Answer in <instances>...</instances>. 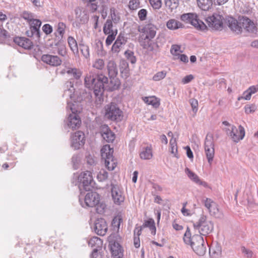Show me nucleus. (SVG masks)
Wrapping results in <instances>:
<instances>
[{
  "label": "nucleus",
  "mask_w": 258,
  "mask_h": 258,
  "mask_svg": "<svg viewBox=\"0 0 258 258\" xmlns=\"http://www.w3.org/2000/svg\"><path fill=\"white\" fill-rule=\"evenodd\" d=\"M84 81L85 86L93 90L94 95L97 98L96 102L98 103H101L103 101L102 95L104 91L105 84L108 83V78L102 74L94 76L89 73L86 75Z\"/></svg>",
  "instance_id": "obj_1"
},
{
  "label": "nucleus",
  "mask_w": 258,
  "mask_h": 258,
  "mask_svg": "<svg viewBox=\"0 0 258 258\" xmlns=\"http://www.w3.org/2000/svg\"><path fill=\"white\" fill-rule=\"evenodd\" d=\"M157 30V27L152 24H147L143 27H139L138 41L144 48H147L150 46V42L156 36Z\"/></svg>",
  "instance_id": "obj_2"
},
{
  "label": "nucleus",
  "mask_w": 258,
  "mask_h": 258,
  "mask_svg": "<svg viewBox=\"0 0 258 258\" xmlns=\"http://www.w3.org/2000/svg\"><path fill=\"white\" fill-rule=\"evenodd\" d=\"M67 108L70 109L72 113L70 114L67 120V125L68 127L72 130L78 128L81 123V120L78 113L82 111V108L79 106L77 103H73L68 100Z\"/></svg>",
  "instance_id": "obj_3"
},
{
  "label": "nucleus",
  "mask_w": 258,
  "mask_h": 258,
  "mask_svg": "<svg viewBox=\"0 0 258 258\" xmlns=\"http://www.w3.org/2000/svg\"><path fill=\"white\" fill-rule=\"evenodd\" d=\"M194 227L197 229L201 235H207L212 232L214 224L211 221L207 220V216L202 215L198 222L194 223Z\"/></svg>",
  "instance_id": "obj_4"
},
{
  "label": "nucleus",
  "mask_w": 258,
  "mask_h": 258,
  "mask_svg": "<svg viewBox=\"0 0 258 258\" xmlns=\"http://www.w3.org/2000/svg\"><path fill=\"white\" fill-rule=\"evenodd\" d=\"M104 116L109 120L118 122L122 119L123 112L116 104L111 103L105 106Z\"/></svg>",
  "instance_id": "obj_5"
},
{
  "label": "nucleus",
  "mask_w": 258,
  "mask_h": 258,
  "mask_svg": "<svg viewBox=\"0 0 258 258\" xmlns=\"http://www.w3.org/2000/svg\"><path fill=\"white\" fill-rule=\"evenodd\" d=\"M78 187L82 192V190L89 191L93 187V179L90 171H86L81 173L78 177Z\"/></svg>",
  "instance_id": "obj_6"
},
{
  "label": "nucleus",
  "mask_w": 258,
  "mask_h": 258,
  "mask_svg": "<svg viewBox=\"0 0 258 258\" xmlns=\"http://www.w3.org/2000/svg\"><path fill=\"white\" fill-rule=\"evenodd\" d=\"M180 19L186 23L191 24L198 30L204 31L207 27L205 24L198 18L195 13H186L181 15Z\"/></svg>",
  "instance_id": "obj_7"
},
{
  "label": "nucleus",
  "mask_w": 258,
  "mask_h": 258,
  "mask_svg": "<svg viewBox=\"0 0 258 258\" xmlns=\"http://www.w3.org/2000/svg\"><path fill=\"white\" fill-rule=\"evenodd\" d=\"M59 70L60 75H64L66 74L69 77L76 80H79L82 75V72L80 69L74 67L73 64L69 62L63 63Z\"/></svg>",
  "instance_id": "obj_8"
},
{
  "label": "nucleus",
  "mask_w": 258,
  "mask_h": 258,
  "mask_svg": "<svg viewBox=\"0 0 258 258\" xmlns=\"http://www.w3.org/2000/svg\"><path fill=\"white\" fill-rule=\"evenodd\" d=\"M183 240L184 242L187 245H190L192 249L196 245H198L200 243H204V240L203 236L199 234H195L191 236V233L188 227L184 234Z\"/></svg>",
  "instance_id": "obj_9"
},
{
  "label": "nucleus",
  "mask_w": 258,
  "mask_h": 258,
  "mask_svg": "<svg viewBox=\"0 0 258 258\" xmlns=\"http://www.w3.org/2000/svg\"><path fill=\"white\" fill-rule=\"evenodd\" d=\"M205 152L210 165H211L215 156L214 142L212 136L207 135L205 141Z\"/></svg>",
  "instance_id": "obj_10"
},
{
  "label": "nucleus",
  "mask_w": 258,
  "mask_h": 258,
  "mask_svg": "<svg viewBox=\"0 0 258 258\" xmlns=\"http://www.w3.org/2000/svg\"><path fill=\"white\" fill-rule=\"evenodd\" d=\"M63 96L67 98V99L68 98H70L72 101H74V104H77V102H80L82 100L81 97H78L77 99H76L74 82L72 81H67L64 84Z\"/></svg>",
  "instance_id": "obj_11"
},
{
  "label": "nucleus",
  "mask_w": 258,
  "mask_h": 258,
  "mask_svg": "<svg viewBox=\"0 0 258 258\" xmlns=\"http://www.w3.org/2000/svg\"><path fill=\"white\" fill-rule=\"evenodd\" d=\"M223 20L224 18L222 16L214 13L212 16L207 18L206 20L210 27L216 30H219L223 28Z\"/></svg>",
  "instance_id": "obj_12"
},
{
  "label": "nucleus",
  "mask_w": 258,
  "mask_h": 258,
  "mask_svg": "<svg viewBox=\"0 0 258 258\" xmlns=\"http://www.w3.org/2000/svg\"><path fill=\"white\" fill-rule=\"evenodd\" d=\"M85 143V136L83 132L77 131L72 136L71 146L77 150L82 147Z\"/></svg>",
  "instance_id": "obj_13"
},
{
  "label": "nucleus",
  "mask_w": 258,
  "mask_h": 258,
  "mask_svg": "<svg viewBox=\"0 0 258 258\" xmlns=\"http://www.w3.org/2000/svg\"><path fill=\"white\" fill-rule=\"evenodd\" d=\"M111 196L115 204L120 205L124 201L122 191L117 185L111 184Z\"/></svg>",
  "instance_id": "obj_14"
},
{
  "label": "nucleus",
  "mask_w": 258,
  "mask_h": 258,
  "mask_svg": "<svg viewBox=\"0 0 258 258\" xmlns=\"http://www.w3.org/2000/svg\"><path fill=\"white\" fill-rule=\"evenodd\" d=\"M100 201L99 195L96 192H88L84 199V204L82 205L83 207H94L99 203Z\"/></svg>",
  "instance_id": "obj_15"
},
{
  "label": "nucleus",
  "mask_w": 258,
  "mask_h": 258,
  "mask_svg": "<svg viewBox=\"0 0 258 258\" xmlns=\"http://www.w3.org/2000/svg\"><path fill=\"white\" fill-rule=\"evenodd\" d=\"M240 24H241L242 29H244L246 32L255 34L257 28L253 21L246 17H242L240 19Z\"/></svg>",
  "instance_id": "obj_16"
},
{
  "label": "nucleus",
  "mask_w": 258,
  "mask_h": 258,
  "mask_svg": "<svg viewBox=\"0 0 258 258\" xmlns=\"http://www.w3.org/2000/svg\"><path fill=\"white\" fill-rule=\"evenodd\" d=\"M231 132L229 137L233 141L236 143L242 140L245 136L244 128L241 125L238 126V129L236 126H233Z\"/></svg>",
  "instance_id": "obj_17"
},
{
  "label": "nucleus",
  "mask_w": 258,
  "mask_h": 258,
  "mask_svg": "<svg viewBox=\"0 0 258 258\" xmlns=\"http://www.w3.org/2000/svg\"><path fill=\"white\" fill-rule=\"evenodd\" d=\"M225 23L232 31L236 32L237 34L241 33L242 27L241 24H240V19L238 22L233 17L228 16L225 19Z\"/></svg>",
  "instance_id": "obj_18"
},
{
  "label": "nucleus",
  "mask_w": 258,
  "mask_h": 258,
  "mask_svg": "<svg viewBox=\"0 0 258 258\" xmlns=\"http://www.w3.org/2000/svg\"><path fill=\"white\" fill-rule=\"evenodd\" d=\"M94 229L95 232L99 235H104L107 230V226L104 219H98L94 223Z\"/></svg>",
  "instance_id": "obj_19"
},
{
  "label": "nucleus",
  "mask_w": 258,
  "mask_h": 258,
  "mask_svg": "<svg viewBox=\"0 0 258 258\" xmlns=\"http://www.w3.org/2000/svg\"><path fill=\"white\" fill-rule=\"evenodd\" d=\"M75 18L76 22L80 24L86 23L89 20V15L87 12L80 7H77L75 10Z\"/></svg>",
  "instance_id": "obj_20"
},
{
  "label": "nucleus",
  "mask_w": 258,
  "mask_h": 258,
  "mask_svg": "<svg viewBox=\"0 0 258 258\" xmlns=\"http://www.w3.org/2000/svg\"><path fill=\"white\" fill-rule=\"evenodd\" d=\"M41 60L44 63L51 66H58L61 63V60L57 55L50 54H43L41 56Z\"/></svg>",
  "instance_id": "obj_21"
},
{
  "label": "nucleus",
  "mask_w": 258,
  "mask_h": 258,
  "mask_svg": "<svg viewBox=\"0 0 258 258\" xmlns=\"http://www.w3.org/2000/svg\"><path fill=\"white\" fill-rule=\"evenodd\" d=\"M100 132L103 139L108 143H112L115 139V134L109 129L108 125L104 124L101 126Z\"/></svg>",
  "instance_id": "obj_22"
},
{
  "label": "nucleus",
  "mask_w": 258,
  "mask_h": 258,
  "mask_svg": "<svg viewBox=\"0 0 258 258\" xmlns=\"http://www.w3.org/2000/svg\"><path fill=\"white\" fill-rule=\"evenodd\" d=\"M127 42V38L123 34H119L112 46V50L114 52H118L120 49Z\"/></svg>",
  "instance_id": "obj_23"
},
{
  "label": "nucleus",
  "mask_w": 258,
  "mask_h": 258,
  "mask_svg": "<svg viewBox=\"0 0 258 258\" xmlns=\"http://www.w3.org/2000/svg\"><path fill=\"white\" fill-rule=\"evenodd\" d=\"M14 42L25 49H30L33 46L32 42L26 37H16L14 39Z\"/></svg>",
  "instance_id": "obj_24"
},
{
  "label": "nucleus",
  "mask_w": 258,
  "mask_h": 258,
  "mask_svg": "<svg viewBox=\"0 0 258 258\" xmlns=\"http://www.w3.org/2000/svg\"><path fill=\"white\" fill-rule=\"evenodd\" d=\"M110 250L114 258H120L123 255L121 246L117 242L114 241L110 243Z\"/></svg>",
  "instance_id": "obj_25"
},
{
  "label": "nucleus",
  "mask_w": 258,
  "mask_h": 258,
  "mask_svg": "<svg viewBox=\"0 0 258 258\" xmlns=\"http://www.w3.org/2000/svg\"><path fill=\"white\" fill-rule=\"evenodd\" d=\"M185 172L191 180H192L195 183L203 185L204 187H207L208 184L207 182L205 181H202L200 180L198 176L194 172L191 171L189 168H186L185 169Z\"/></svg>",
  "instance_id": "obj_26"
},
{
  "label": "nucleus",
  "mask_w": 258,
  "mask_h": 258,
  "mask_svg": "<svg viewBox=\"0 0 258 258\" xmlns=\"http://www.w3.org/2000/svg\"><path fill=\"white\" fill-rule=\"evenodd\" d=\"M30 29L34 32L36 38L37 39L40 37V27L41 25V21L39 19H36L29 23Z\"/></svg>",
  "instance_id": "obj_27"
},
{
  "label": "nucleus",
  "mask_w": 258,
  "mask_h": 258,
  "mask_svg": "<svg viewBox=\"0 0 258 258\" xmlns=\"http://www.w3.org/2000/svg\"><path fill=\"white\" fill-rule=\"evenodd\" d=\"M109 77H116L118 74L117 65L114 61L109 60L107 65Z\"/></svg>",
  "instance_id": "obj_28"
},
{
  "label": "nucleus",
  "mask_w": 258,
  "mask_h": 258,
  "mask_svg": "<svg viewBox=\"0 0 258 258\" xmlns=\"http://www.w3.org/2000/svg\"><path fill=\"white\" fill-rule=\"evenodd\" d=\"M113 149L109 145H105L101 149L102 158L105 160L107 158L113 157Z\"/></svg>",
  "instance_id": "obj_29"
},
{
  "label": "nucleus",
  "mask_w": 258,
  "mask_h": 258,
  "mask_svg": "<svg viewBox=\"0 0 258 258\" xmlns=\"http://www.w3.org/2000/svg\"><path fill=\"white\" fill-rule=\"evenodd\" d=\"M210 214L217 219H221L224 217V214L221 210L218 207L216 203L213 204V207L209 210Z\"/></svg>",
  "instance_id": "obj_30"
},
{
  "label": "nucleus",
  "mask_w": 258,
  "mask_h": 258,
  "mask_svg": "<svg viewBox=\"0 0 258 258\" xmlns=\"http://www.w3.org/2000/svg\"><path fill=\"white\" fill-rule=\"evenodd\" d=\"M166 26L170 30H176L180 28H183L184 25L179 21L172 19L167 21Z\"/></svg>",
  "instance_id": "obj_31"
},
{
  "label": "nucleus",
  "mask_w": 258,
  "mask_h": 258,
  "mask_svg": "<svg viewBox=\"0 0 258 258\" xmlns=\"http://www.w3.org/2000/svg\"><path fill=\"white\" fill-rule=\"evenodd\" d=\"M110 82L108 83V90L112 91L117 89L120 85L119 79L116 77H109Z\"/></svg>",
  "instance_id": "obj_32"
},
{
  "label": "nucleus",
  "mask_w": 258,
  "mask_h": 258,
  "mask_svg": "<svg viewBox=\"0 0 258 258\" xmlns=\"http://www.w3.org/2000/svg\"><path fill=\"white\" fill-rule=\"evenodd\" d=\"M140 157L142 159L149 160L152 156V151L151 147H146L143 149L140 154Z\"/></svg>",
  "instance_id": "obj_33"
},
{
  "label": "nucleus",
  "mask_w": 258,
  "mask_h": 258,
  "mask_svg": "<svg viewBox=\"0 0 258 258\" xmlns=\"http://www.w3.org/2000/svg\"><path fill=\"white\" fill-rule=\"evenodd\" d=\"M103 244L102 240L99 237L94 236L88 241V245L92 247H95V248H100Z\"/></svg>",
  "instance_id": "obj_34"
},
{
  "label": "nucleus",
  "mask_w": 258,
  "mask_h": 258,
  "mask_svg": "<svg viewBox=\"0 0 258 258\" xmlns=\"http://www.w3.org/2000/svg\"><path fill=\"white\" fill-rule=\"evenodd\" d=\"M66 28V24L63 22H59L58 23L56 32L55 34L56 37H58V39H61L62 38L65 33Z\"/></svg>",
  "instance_id": "obj_35"
},
{
  "label": "nucleus",
  "mask_w": 258,
  "mask_h": 258,
  "mask_svg": "<svg viewBox=\"0 0 258 258\" xmlns=\"http://www.w3.org/2000/svg\"><path fill=\"white\" fill-rule=\"evenodd\" d=\"M197 3L201 9L207 11L212 5V0H197Z\"/></svg>",
  "instance_id": "obj_36"
},
{
  "label": "nucleus",
  "mask_w": 258,
  "mask_h": 258,
  "mask_svg": "<svg viewBox=\"0 0 258 258\" xmlns=\"http://www.w3.org/2000/svg\"><path fill=\"white\" fill-rule=\"evenodd\" d=\"M193 250L199 255H204L206 251V243H200L198 245H196L192 248Z\"/></svg>",
  "instance_id": "obj_37"
},
{
  "label": "nucleus",
  "mask_w": 258,
  "mask_h": 258,
  "mask_svg": "<svg viewBox=\"0 0 258 258\" xmlns=\"http://www.w3.org/2000/svg\"><path fill=\"white\" fill-rule=\"evenodd\" d=\"M68 43L70 49L74 53L78 52V46L77 42L75 38L72 36L68 38Z\"/></svg>",
  "instance_id": "obj_38"
},
{
  "label": "nucleus",
  "mask_w": 258,
  "mask_h": 258,
  "mask_svg": "<svg viewBox=\"0 0 258 258\" xmlns=\"http://www.w3.org/2000/svg\"><path fill=\"white\" fill-rule=\"evenodd\" d=\"M144 100L146 103L152 105L155 108H158L160 105L159 100L154 96L145 97Z\"/></svg>",
  "instance_id": "obj_39"
},
{
  "label": "nucleus",
  "mask_w": 258,
  "mask_h": 258,
  "mask_svg": "<svg viewBox=\"0 0 258 258\" xmlns=\"http://www.w3.org/2000/svg\"><path fill=\"white\" fill-rule=\"evenodd\" d=\"M142 226L143 227H149L151 230V234L153 235H155L156 229L154 221L153 219H149L147 221H146Z\"/></svg>",
  "instance_id": "obj_40"
},
{
  "label": "nucleus",
  "mask_w": 258,
  "mask_h": 258,
  "mask_svg": "<svg viewBox=\"0 0 258 258\" xmlns=\"http://www.w3.org/2000/svg\"><path fill=\"white\" fill-rule=\"evenodd\" d=\"M105 166L109 170H113L116 166V162L113 159V157L107 158L104 160Z\"/></svg>",
  "instance_id": "obj_41"
},
{
  "label": "nucleus",
  "mask_w": 258,
  "mask_h": 258,
  "mask_svg": "<svg viewBox=\"0 0 258 258\" xmlns=\"http://www.w3.org/2000/svg\"><path fill=\"white\" fill-rule=\"evenodd\" d=\"M112 21L110 19H107L103 29L104 34H108L111 33V32H114L112 30Z\"/></svg>",
  "instance_id": "obj_42"
},
{
  "label": "nucleus",
  "mask_w": 258,
  "mask_h": 258,
  "mask_svg": "<svg viewBox=\"0 0 258 258\" xmlns=\"http://www.w3.org/2000/svg\"><path fill=\"white\" fill-rule=\"evenodd\" d=\"M21 17L29 23L36 19H35V16L34 14L28 11L23 12L21 15Z\"/></svg>",
  "instance_id": "obj_43"
},
{
  "label": "nucleus",
  "mask_w": 258,
  "mask_h": 258,
  "mask_svg": "<svg viewBox=\"0 0 258 258\" xmlns=\"http://www.w3.org/2000/svg\"><path fill=\"white\" fill-rule=\"evenodd\" d=\"M170 145L171 147V153L174 155V157L178 158V157L177 156V147L175 139H171L170 140Z\"/></svg>",
  "instance_id": "obj_44"
},
{
  "label": "nucleus",
  "mask_w": 258,
  "mask_h": 258,
  "mask_svg": "<svg viewBox=\"0 0 258 258\" xmlns=\"http://www.w3.org/2000/svg\"><path fill=\"white\" fill-rule=\"evenodd\" d=\"M97 178L100 181H103L108 178V172L104 169H101L98 173Z\"/></svg>",
  "instance_id": "obj_45"
},
{
  "label": "nucleus",
  "mask_w": 258,
  "mask_h": 258,
  "mask_svg": "<svg viewBox=\"0 0 258 258\" xmlns=\"http://www.w3.org/2000/svg\"><path fill=\"white\" fill-rule=\"evenodd\" d=\"M166 76V72L162 71L157 72L153 77V80L155 81H159L164 79Z\"/></svg>",
  "instance_id": "obj_46"
},
{
  "label": "nucleus",
  "mask_w": 258,
  "mask_h": 258,
  "mask_svg": "<svg viewBox=\"0 0 258 258\" xmlns=\"http://www.w3.org/2000/svg\"><path fill=\"white\" fill-rule=\"evenodd\" d=\"M124 55L132 63H135L136 62V58L133 51L127 50L125 52Z\"/></svg>",
  "instance_id": "obj_47"
},
{
  "label": "nucleus",
  "mask_w": 258,
  "mask_h": 258,
  "mask_svg": "<svg viewBox=\"0 0 258 258\" xmlns=\"http://www.w3.org/2000/svg\"><path fill=\"white\" fill-rule=\"evenodd\" d=\"M204 206L208 209V211L213 207V204H215L216 203L212 200L209 198H204L202 200Z\"/></svg>",
  "instance_id": "obj_48"
},
{
  "label": "nucleus",
  "mask_w": 258,
  "mask_h": 258,
  "mask_svg": "<svg viewBox=\"0 0 258 258\" xmlns=\"http://www.w3.org/2000/svg\"><path fill=\"white\" fill-rule=\"evenodd\" d=\"M93 67L98 70H102L104 67V62L102 59H96L93 64Z\"/></svg>",
  "instance_id": "obj_49"
},
{
  "label": "nucleus",
  "mask_w": 258,
  "mask_h": 258,
  "mask_svg": "<svg viewBox=\"0 0 258 258\" xmlns=\"http://www.w3.org/2000/svg\"><path fill=\"white\" fill-rule=\"evenodd\" d=\"M116 33L117 30H116L115 32H111V33L108 34V35L105 41L106 45H109L112 43L115 39Z\"/></svg>",
  "instance_id": "obj_50"
},
{
  "label": "nucleus",
  "mask_w": 258,
  "mask_h": 258,
  "mask_svg": "<svg viewBox=\"0 0 258 258\" xmlns=\"http://www.w3.org/2000/svg\"><path fill=\"white\" fill-rule=\"evenodd\" d=\"M140 2L139 0H131L129 2L128 7L131 10H136L140 7Z\"/></svg>",
  "instance_id": "obj_51"
},
{
  "label": "nucleus",
  "mask_w": 258,
  "mask_h": 258,
  "mask_svg": "<svg viewBox=\"0 0 258 258\" xmlns=\"http://www.w3.org/2000/svg\"><path fill=\"white\" fill-rule=\"evenodd\" d=\"M245 112L246 114L252 113L255 112L257 107L254 104L246 105L245 106Z\"/></svg>",
  "instance_id": "obj_52"
},
{
  "label": "nucleus",
  "mask_w": 258,
  "mask_h": 258,
  "mask_svg": "<svg viewBox=\"0 0 258 258\" xmlns=\"http://www.w3.org/2000/svg\"><path fill=\"white\" fill-rule=\"evenodd\" d=\"M180 49L181 47L180 45L175 44L172 45L170 49V52L173 55L178 56V54H179L178 52H182V51L180 50Z\"/></svg>",
  "instance_id": "obj_53"
},
{
  "label": "nucleus",
  "mask_w": 258,
  "mask_h": 258,
  "mask_svg": "<svg viewBox=\"0 0 258 258\" xmlns=\"http://www.w3.org/2000/svg\"><path fill=\"white\" fill-rule=\"evenodd\" d=\"M80 50L82 54L85 58H88L90 56L89 48L87 45H80Z\"/></svg>",
  "instance_id": "obj_54"
},
{
  "label": "nucleus",
  "mask_w": 258,
  "mask_h": 258,
  "mask_svg": "<svg viewBox=\"0 0 258 258\" xmlns=\"http://www.w3.org/2000/svg\"><path fill=\"white\" fill-rule=\"evenodd\" d=\"M80 160V157L78 155H74L72 157V162L75 169H77L78 168Z\"/></svg>",
  "instance_id": "obj_55"
},
{
  "label": "nucleus",
  "mask_w": 258,
  "mask_h": 258,
  "mask_svg": "<svg viewBox=\"0 0 258 258\" xmlns=\"http://www.w3.org/2000/svg\"><path fill=\"white\" fill-rule=\"evenodd\" d=\"M56 45L57 46V53L62 56H65L67 54L66 46L63 45Z\"/></svg>",
  "instance_id": "obj_56"
},
{
  "label": "nucleus",
  "mask_w": 258,
  "mask_h": 258,
  "mask_svg": "<svg viewBox=\"0 0 258 258\" xmlns=\"http://www.w3.org/2000/svg\"><path fill=\"white\" fill-rule=\"evenodd\" d=\"M110 13L111 20L115 24L117 23L119 21L120 17L116 14L115 9H111Z\"/></svg>",
  "instance_id": "obj_57"
},
{
  "label": "nucleus",
  "mask_w": 258,
  "mask_h": 258,
  "mask_svg": "<svg viewBox=\"0 0 258 258\" xmlns=\"http://www.w3.org/2000/svg\"><path fill=\"white\" fill-rule=\"evenodd\" d=\"M189 103L192 107L193 112L196 113L198 110V101L197 99L191 98L189 100Z\"/></svg>",
  "instance_id": "obj_58"
},
{
  "label": "nucleus",
  "mask_w": 258,
  "mask_h": 258,
  "mask_svg": "<svg viewBox=\"0 0 258 258\" xmlns=\"http://www.w3.org/2000/svg\"><path fill=\"white\" fill-rule=\"evenodd\" d=\"M152 7L154 9H159L162 5L161 0H149Z\"/></svg>",
  "instance_id": "obj_59"
},
{
  "label": "nucleus",
  "mask_w": 258,
  "mask_h": 258,
  "mask_svg": "<svg viewBox=\"0 0 258 258\" xmlns=\"http://www.w3.org/2000/svg\"><path fill=\"white\" fill-rule=\"evenodd\" d=\"M251 95L249 91L247 89L243 92L242 96L238 98V100H240L241 99H244L246 100H249L251 98Z\"/></svg>",
  "instance_id": "obj_60"
},
{
  "label": "nucleus",
  "mask_w": 258,
  "mask_h": 258,
  "mask_svg": "<svg viewBox=\"0 0 258 258\" xmlns=\"http://www.w3.org/2000/svg\"><path fill=\"white\" fill-rule=\"evenodd\" d=\"M42 30L46 35H48L52 33L53 29L50 25L46 24L43 26Z\"/></svg>",
  "instance_id": "obj_61"
},
{
  "label": "nucleus",
  "mask_w": 258,
  "mask_h": 258,
  "mask_svg": "<svg viewBox=\"0 0 258 258\" xmlns=\"http://www.w3.org/2000/svg\"><path fill=\"white\" fill-rule=\"evenodd\" d=\"M147 11L146 9L140 10L138 12V16L140 20L144 21L147 17Z\"/></svg>",
  "instance_id": "obj_62"
},
{
  "label": "nucleus",
  "mask_w": 258,
  "mask_h": 258,
  "mask_svg": "<svg viewBox=\"0 0 258 258\" xmlns=\"http://www.w3.org/2000/svg\"><path fill=\"white\" fill-rule=\"evenodd\" d=\"M128 68V63L125 60H121L120 62L119 69L121 73L127 71Z\"/></svg>",
  "instance_id": "obj_63"
},
{
  "label": "nucleus",
  "mask_w": 258,
  "mask_h": 258,
  "mask_svg": "<svg viewBox=\"0 0 258 258\" xmlns=\"http://www.w3.org/2000/svg\"><path fill=\"white\" fill-rule=\"evenodd\" d=\"M241 251L247 258H251L252 256L253 253L252 251L246 249L245 247H241Z\"/></svg>",
  "instance_id": "obj_64"
}]
</instances>
